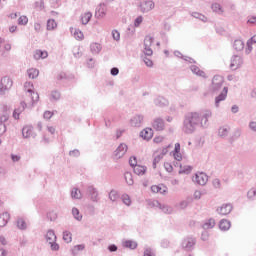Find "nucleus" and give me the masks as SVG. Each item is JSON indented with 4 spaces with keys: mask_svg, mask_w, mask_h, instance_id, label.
<instances>
[{
    "mask_svg": "<svg viewBox=\"0 0 256 256\" xmlns=\"http://www.w3.org/2000/svg\"><path fill=\"white\" fill-rule=\"evenodd\" d=\"M201 121H203V118H201L197 112H191L186 115L184 120L185 133H193V131H195V127H197Z\"/></svg>",
    "mask_w": 256,
    "mask_h": 256,
    "instance_id": "f257e3e1",
    "label": "nucleus"
},
{
    "mask_svg": "<svg viewBox=\"0 0 256 256\" xmlns=\"http://www.w3.org/2000/svg\"><path fill=\"white\" fill-rule=\"evenodd\" d=\"M24 89L28 93L26 103L28 105H35V103H37V101H39V94H37L33 91V84L31 82H26L24 84Z\"/></svg>",
    "mask_w": 256,
    "mask_h": 256,
    "instance_id": "f03ea898",
    "label": "nucleus"
},
{
    "mask_svg": "<svg viewBox=\"0 0 256 256\" xmlns=\"http://www.w3.org/2000/svg\"><path fill=\"white\" fill-rule=\"evenodd\" d=\"M138 2L142 13H148V11L155 9V3L153 0H138Z\"/></svg>",
    "mask_w": 256,
    "mask_h": 256,
    "instance_id": "7ed1b4c3",
    "label": "nucleus"
},
{
    "mask_svg": "<svg viewBox=\"0 0 256 256\" xmlns=\"http://www.w3.org/2000/svg\"><path fill=\"white\" fill-rule=\"evenodd\" d=\"M193 181L195 183H197L198 185H206L207 181H209V177L207 176V174L200 172V173L195 174Z\"/></svg>",
    "mask_w": 256,
    "mask_h": 256,
    "instance_id": "20e7f679",
    "label": "nucleus"
},
{
    "mask_svg": "<svg viewBox=\"0 0 256 256\" xmlns=\"http://www.w3.org/2000/svg\"><path fill=\"white\" fill-rule=\"evenodd\" d=\"M13 87V80L9 77H4L0 81V91H7V89H11Z\"/></svg>",
    "mask_w": 256,
    "mask_h": 256,
    "instance_id": "39448f33",
    "label": "nucleus"
},
{
    "mask_svg": "<svg viewBox=\"0 0 256 256\" xmlns=\"http://www.w3.org/2000/svg\"><path fill=\"white\" fill-rule=\"evenodd\" d=\"M241 65H243V59H241L240 56L232 57L231 63H230V69H232V71H237V69H239Z\"/></svg>",
    "mask_w": 256,
    "mask_h": 256,
    "instance_id": "423d86ee",
    "label": "nucleus"
},
{
    "mask_svg": "<svg viewBox=\"0 0 256 256\" xmlns=\"http://www.w3.org/2000/svg\"><path fill=\"white\" fill-rule=\"evenodd\" d=\"M107 15V6L105 4H100L95 12L96 19H103Z\"/></svg>",
    "mask_w": 256,
    "mask_h": 256,
    "instance_id": "0eeeda50",
    "label": "nucleus"
},
{
    "mask_svg": "<svg viewBox=\"0 0 256 256\" xmlns=\"http://www.w3.org/2000/svg\"><path fill=\"white\" fill-rule=\"evenodd\" d=\"M222 86H223V77L214 76L212 80V91H217L218 89H221Z\"/></svg>",
    "mask_w": 256,
    "mask_h": 256,
    "instance_id": "6e6552de",
    "label": "nucleus"
},
{
    "mask_svg": "<svg viewBox=\"0 0 256 256\" xmlns=\"http://www.w3.org/2000/svg\"><path fill=\"white\" fill-rule=\"evenodd\" d=\"M127 153V144H120L116 151L114 152V155L116 159H121L123 155Z\"/></svg>",
    "mask_w": 256,
    "mask_h": 256,
    "instance_id": "1a4fd4ad",
    "label": "nucleus"
},
{
    "mask_svg": "<svg viewBox=\"0 0 256 256\" xmlns=\"http://www.w3.org/2000/svg\"><path fill=\"white\" fill-rule=\"evenodd\" d=\"M220 215H229L231 211H233V205L231 204H223L220 208L217 209Z\"/></svg>",
    "mask_w": 256,
    "mask_h": 256,
    "instance_id": "9d476101",
    "label": "nucleus"
},
{
    "mask_svg": "<svg viewBox=\"0 0 256 256\" xmlns=\"http://www.w3.org/2000/svg\"><path fill=\"white\" fill-rule=\"evenodd\" d=\"M152 193H160V195H164L167 193V186L163 184L153 185L151 186Z\"/></svg>",
    "mask_w": 256,
    "mask_h": 256,
    "instance_id": "9b49d317",
    "label": "nucleus"
},
{
    "mask_svg": "<svg viewBox=\"0 0 256 256\" xmlns=\"http://www.w3.org/2000/svg\"><path fill=\"white\" fill-rule=\"evenodd\" d=\"M140 136L142 137V139H145L146 141L153 139V129L146 128L142 130Z\"/></svg>",
    "mask_w": 256,
    "mask_h": 256,
    "instance_id": "f8f14e48",
    "label": "nucleus"
},
{
    "mask_svg": "<svg viewBox=\"0 0 256 256\" xmlns=\"http://www.w3.org/2000/svg\"><path fill=\"white\" fill-rule=\"evenodd\" d=\"M27 105H29L27 102H22L20 107H18L14 110L13 118L19 119V116L21 115V113H23V111H25V107H27Z\"/></svg>",
    "mask_w": 256,
    "mask_h": 256,
    "instance_id": "ddd939ff",
    "label": "nucleus"
},
{
    "mask_svg": "<svg viewBox=\"0 0 256 256\" xmlns=\"http://www.w3.org/2000/svg\"><path fill=\"white\" fill-rule=\"evenodd\" d=\"M152 127L156 131H163L165 129V123L163 122L162 119L157 118V119L154 120V122L152 124Z\"/></svg>",
    "mask_w": 256,
    "mask_h": 256,
    "instance_id": "4468645a",
    "label": "nucleus"
},
{
    "mask_svg": "<svg viewBox=\"0 0 256 256\" xmlns=\"http://www.w3.org/2000/svg\"><path fill=\"white\" fill-rule=\"evenodd\" d=\"M11 216L7 212H0V227H5L9 223Z\"/></svg>",
    "mask_w": 256,
    "mask_h": 256,
    "instance_id": "2eb2a0df",
    "label": "nucleus"
},
{
    "mask_svg": "<svg viewBox=\"0 0 256 256\" xmlns=\"http://www.w3.org/2000/svg\"><path fill=\"white\" fill-rule=\"evenodd\" d=\"M33 57L34 59H36V61H39V59H47V57H49V54L47 53V51L36 50L33 53Z\"/></svg>",
    "mask_w": 256,
    "mask_h": 256,
    "instance_id": "dca6fc26",
    "label": "nucleus"
},
{
    "mask_svg": "<svg viewBox=\"0 0 256 256\" xmlns=\"http://www.w3.org/2000/svg\"><path fill=\"white\" fill-rule=\"evenodd\" d=\"M227 93H228V89L227 87H224L221 94L215 99L216 107H219L220 101H225V99H227Z\"/></svg>",
    "mask_w": 256,
    "mask_h": 256,
    "instance_id": "f3484780",
    "label": "nucleus"
},
{
    "mask_svg": "<svg viewBox=\"0 0 256 256\" xmlns=\"http://www.w3.org/2000/svg\"><path fill=\"white\" fill-rule=\"evenodd\" d=\"M191 171H193V167H191L190 165L180 164V170H179L180 175H183V174L189 175Z\"/></svg>",
    "mask_w": 256,
    "mask_h": 256,
    "instance_id": "a211bd4d",
    "label": "nucleus"
},
{
    "mask_svg": "<svg viewBox=\"0 0 256 256\" xmlns=\"http://www.w3.org/2000/svg\"><path fill=\"white\" fill-rule=\"evenodd\" d=\"M22 135L25 139H29V137L33 136V126H25L22 129Z\"/></svg>",
    "mask_w": 256,
    "mask_h": 256,
    "instance_id": "6ab92c4d",
    "label": "nucleus"
},
{
    "mask_svg": "<svg viewBox=\"0 0 256 256\" xmlns=\"http://www.w3.org/2000/svg\"><path fill=\"white\" fill-rule=\"evenodd\" d=\"M91 17L93 14L91 12H85L81 15V23L82 25H87L91 21Z\"/></svg>",
    "mask_w": 256,
    "mask_h": 256,
    "instance_id": "aec40b11",
    "label": "nucleus"
},
{
    "mask_svg": "<svg viewBox=\"0 0 256 256\" xmlns=\"http://www.w3.org/2000/svg\"><path fill=\"white\" fill-rule=\"evenodd\" d=\"M46 239L50 245H53L55 241H57V236L55 235V232L53 230H49L46 234Z\"/></svg>",
    "mask_w": 256,
    "mask_h": 256,
    "instance_id": "412c9836",
    "label": "nucleus"
},
{
    "mask_svg": "<svg viewBox=\"0 0 256 256\" xmlns=\"http://www.w3.org/2000/svg\"><path fill=\"white\" fill-rule=\"evenodd\" d=\"M134 173L136 175H145V172L147 171V168L145 166H141V165H138L136 164L134 167Z\"/></svg>",
    "mask_w": 256,
    "mask_h": 256,
    "instance_id": "4be33fe9",
    "label": "nucleus"
},
{
    "mask_svg": "<svg viewBox=\"0 0 256 256\" xmlns=\"http://www.w3.org/2000/svg\"><path fill=\"white\" fill-rule=\"evenodd\" d=\"M219 227L221 231H229L231 229V222L229 220H221Z\"/></svg>",
    "mask_w": 256,
    "mask_h": 256,
    "instance_id": "5701e85b",
    "label": "nucleus"
},
{
    "mask_svg": "<svg viewBox=\"0 0 256 256\" xmlns=\"http://www.w3.org/2000/svg\"><path fill=\"white\" fill-rule=\"evenodd\" d=\"M123 246L127 249H137V242L133 240H126L123 242Z\"/></svg>",
    "mask_w": 256,
    "mask_h": 256,
    "instance_id": "b1692460",
    "label": "nucleus"
},
{
    "mask_svg": "<svg viewBox=\"0 0 256 256\" xmlns=\"http://www.w3.org/2000/svg\"><path fill=\"white\" fill-rule=\"evenodd\" d=\"M233 47L236 51H243L245 49V43L242 40H235Z\"/></svg>",
    "mask_w": 256,
    "mask_h": 256,
    "instance_id": "393cba45",
    "label": "nucleus"
},
{
    "mask_svg": "<svg viewBox=\"0 0 256 256\" xmlns=\"http://www.w3.org/2000/svg\"><path fill=\"white\" fill-rule=\"evenodd\" d=\"M193 245H195V239H193V238H188L183 241V247L185 249H191V247H193Z\"/></svg>",
    "mask_w": 256,
    "mask_h": 256,
    "instance_id": "a878e982",
    "label": "nucleus"
},
{
    "mask_svg": "<svg viewBox=\"0 0 256 256\" xmlns=\"http://www.w3.org/2000/svg\"><path fill=\"white\" fill-rule=\"evenodd\" d=\"M191 71L194 72V74L198 75L199 77H207L205 72L203 70L199 69V67H197V66H192Z\"/></svg>",
    "mask_w": 256,
    "mask_h": 256,
    "instance_id": "bb28decb",
    "label": "nucleus"
},
{
    "mask_svg": "<svg viewBox=\"0 0 256 256\" xmlns=\"http://www.w3.org/2000/svg\"><path fill=\"white\" fill-rule=\"evenodd\" d=\"M28 77L29 79H36V77H39V70L35 68H30L28 70Z\"/></svg>",
    "mask_w": 256,
    "mask_h": 256,
    "instance_id": "cd10ccee",
    "label": "nucleus"
},
{
    "mask_svg": "<svg viewBox=\"0 0 256 256\" xmlns=\"http://www.w3.org/2000/svg\"><path fill=\"white\" fill-rule=\"evenodd\" d=\"M0 119L5 123L9 121V110L7 109V106L3 107L2 115L0 116Z\"/></svg>",
    "mask_w": 256,
    "mask_h": 256,
    "instance_id": "c85d7f7f",
    "label": "nucleus"
},
{
    "mask_svg": "<svg viewBox=\"0 0 256 256\" xmlns=\"http://www.w3.org/2000/svg\"><path fill=\"white\" fill-rule=\"evenodd\" d=\"M124 178H125V181L128 185H133V183H134L133 174H131V172H126L124 174Z\"/></svg>",
    "mask_w": 256,
    "mask_h": 256,
    "instance_id": "c756f323",
    "label": "nucleus"
},
{
    "mask_svg": "<svg viewBox=\"0 0 256 256\" xmlns=\"http://www.w3.org/2000/svg\"><path fill=\"white\" fill-rule=\"evenodd\" d=\"M48 31H53V29H57V22L54 19H50L47 22Z\"/></svg>",
    "mask_w": 256,
    "mask_h": 256,
    "instance_id": "7c9ffc66",
    "label": "nucleus"
},
{
    "mask_svg": "<svg viewBox=\"0 0 256 256\" xmlns=\"http://www.w3.org/2000/svg\"><path fill=\"white\" fill-rule=\"evenodd\" d=\"M73 35L77 39V41H83V39H85V35L83 34V32L81 30L75 29Z\"/></svg>",
    "mask_w": 256,
    "mask_h": 256,
    "instance_id": "2f4dec72",
    "label": "nucleus"
},
{
    "mask_svg": "<svg viewBox=\"0 0 256 256\" xmlns=\"http://www.w3.org/2000/svg\"><path fill=\"white\" fill-rule=\"evenodd\" d=\"M212 10L214 11V13H218V15H222L223 13V8L221 7V4L218 3H214L212 5Z\"/></svg>",
    "mask_w": 256,
    "mask_h": 256,
    "instance_id": "473e14b6",
    "label": "nucleus"
},
{
    "mask_svg": "<svg viewBox=\"0 0 256 256\" xmlns=\"http://www.w3.org/2000/svg\"><path fill=\"white\" fill-rule=\"evenodd\" d=\"M71 197L72 199H81L82 197L81 190L74 188L71 192Z\"/></svg>",
    "mask_w": 256,
    "mask_h": 256,
    "instance_id": "72a5a7b5",
    "label": "nucleus"
},
{
    "mask_svg": "<svg viewBox=\"0 0 256 256\" xmlns=\"http://www.w3.org/2000/svg\"><path fill=\"white\" fill-rule=\"evenodd\" d=\"M8 51H11V44L8 42H5L2 45V49H0V53L1 55H3L4 53H8Z\"/></svg>",
    "mask_w": 256,
    "mask_h": 256,
    "instance_id": "f704fd0d",
    "label": "nucleus"
},
{
    "mask_svg": "<svg viewBox=\"0 0 256 256\" xmlns=\"http://www.w3.org/2000/svg\"><path fill=\"white\" fill-rule=\"evenodd\" d=\"M17 227L18 229H27V222L23 218H18Z\"/></svg>",
    "mask_w": 256,
    "mask_h": 256,
    "instance_id": "c9c22d12",
    "label": "nucleus"
},
{
    "mask_svg": "<svg viewBox=\"0 0 256 256\" xmlns=\"http://www.w3.org/2000/svg\"><path fill=\"white\" fill-rule=\"evenodd\" d=\"M90 49H91L92 53H99V51H101V44L92 43L90 46Z\"/></svg>",
    "mask_w": 256,
    "mask_h": 256,
    "instance_id": "e433bc0d",
    "label": "nucleus"
},
{
    "mask_svg": "<svg viewBox=\"0 0 256 256\" xmlns=\"http://www.w3.org/2000/svg\"><path fill=\"white\" fill-rule=\"evenodd\" d=\"M142 122H143V118L141 116H136L132 120V125L134 127H139V125H141Z\"/></svg>",
    "mask_w": 256,
    "mask_h": 256,
    "instance_id": "4c0bfd02",
    "label": "nucleus"
},
{
    "mask_svg": "<svg viewBox=\"0 0 256 256\" xmlns=\"http://www.w3.org/2000/svg\"><path fill=\"white\" fill-rule=\"evenodd\" d=\"M218 135H219L220 137H227V135H229V129H228V128H225V127L219 128V130H218Z\"/></svg>",
    "mask_w": 256,
    "mask_h": 256,
    "instance_id": "58836bf2",
    "label": "nucleus"
},
{
    "mask_svg": "<svg viewBox=\"0 0 256 256\" xmlns=\"http://www.w3.org/2000/svg\"><path fill=\"white\" fill-rule=\"evenodd\" d=\"M63 239L66 243H71V241H73V236L71 235V232H64Z\"/></svg>",
    "mask_w": 256,
    "mask_h": 256,
    "instance_id": "ea45409f",
    "label": "nucleus"
},
{
    "mask_svg": "<svg viewBox=\"0 0 256 256\" xmlns=\"http://www.w3.org/2000/svg\"><path fill=\"white\" fill-rule=\"evenodd\" d=\"M153 45V37L146 36L144 39V47H151Z\"/></svg>",
    "mask_w": 256,
    "mask_h": 256,
    "instance_id": "a19ab883",
    "label": "nucleus"
},
{
    "mask_svg": "<svg viewBox=\"0 0 256 256\" xmlns=\"http://www.w3.org/2000/svg\"><path fill=\"white\" fill-rule=\"evenodd\" d=\"M204 229H213L215 227V220L209 219L205 224H204Z\"/></svg>",
    "mask_w": 256,
    "mask_h": 256,
    "instance_id": "79ce46f5",
    "label": "nucleus"
},
{
    "mask_svg": "<svg viewBox=\"0 0 256 256\" xmlns=\"http://www.w3.org/2000/svg\"><path fill=\"white\" fill-rule=\"evenodd\" d=\"M72 215H74V217H75V219H77V221H81V219H83V216L79 213V209H77V208L72 209Z\"/></svg>",
    "mask_w": 256,
    "mask_h": 256,
    "instance_id": "37998d69",
    "label": "nucleus"
},
{
    "mask_svg": "<svg viewBox=\"0 0 256 256\" xmlns=\"http://www.w3.org/2000/svg\"><path fill=\"white\" fill-rule=\"evenodd\" d=\"M109 199L111 201H117V199H119V193H117V191L115 190H112L110 193H109Z\"/></svg>",
    "mask_w": 256,
    "mask_h": 256,
    "instance_id": "c03bdc74",
    "label": "nucleus"
},
{
    "mask_svg": "<svg viewBox=\"0 0 256 256\" xmlns=\"http://www.w3.org/2000/svg\"><path fill=\"white\" fill-rule=\"evenodd\" d=\"M193 17H195L196 19H200V21H203L204 23H207V16H205L203 14H199L197 12H194Z\"/></svg>",
    "mask_w": 256,
    "mask_h": 256,
    "instance_id": "a18cd8bd",
    "label": "nucleus"
},
{
    "mask_svg": "<svg viewBox=\"0 0 256 256\" xmlns=\"http://www.w3.org/2000/svg\"><path fill=\"white\" fill-rule=\"evenodd\" d=\"M29 23V18L27 16H20L18 19V25H27Z\"/></svg>",
    "mask_w": 256,
    "mask_h": 256,
    "instance_id": "49530a36",
    "label": "nucleus"
},
{
    "mask_svg": "<svg viewBox=\"0 0 256 256\" xmlns=\"http://www.w3.org/2000/svg\"><path fill=\"white\" fill-rule=\"evenodd\" d=\"M122 201L124 205H127V206L131 205V197H129V195L127 194L122 195Z\"/></svg>",
    "mask_w": 256,
    "mask_h": 256,
    "instance_id": "de8ad7c7",
    "label": "nucleus"
},
{
    "mask_svg": "<svg viewBox=\"0 0 256 256\" xmlns=\"http://www.w3.org/2000/svg\"><path fill=\"white\" fill-rule=\"evenodd\" d=\"M83 249H85V245L79 244V245L74 246L72 251H73V253H79V251H83Z\"/></svg>",
    "mask_w": 256,
    "mask_h": 256,
    "instance_id": "09e8293b",
    "label": "nucleus"
},
{
    "mask_svg": "<svg viewBox=\"0 0 256 256\" xmlns=\"http://www.w3.org/2000/svg\"><path fill=\"white\" fill-rule=\"evenodd\" d=\"M57 81H63V79H67V73L60 72L56 75Z\"/></svg>",
    "mask_w": 256,
    "mask_h": 256,
    "instance_id": "8fccbe9b",
    "label": "nucleus"
},
{
    "mask_svg": "<svg viewBox=\"0 0 256 256\" xmlns=\"http://www.w3.org/2000/svg\"><path fill=\"white\" fill-rule=\"evenodd\" d=\"M248 199H253L256 197V188L250 189L247 193Z\"/></svg>",
    "mask_w": 256,
    "mask_h": 256,
    "instance_id": "3c124183",
    "label": "nucleus"
},
{
    "mask_svg": "<svg viewBox=\"0 0 256 256\" xmlns=\"http://www.w3.org/2000/svg\"><path fill=\"white\" fill-rule=\"evenodd\" d=\"M112 37L115 41H119L121 39V34L117 30L112 31Z\"/></svg>",
    "mask_w": 256,
    "mask_h": 256,
    "instance_id": "603ef678",
    "label": "nucleus"
},
{
    "mask_svg": "<svg viewBox=\"0 0 256 256\" xmlns=\"http://www.w3.org/2000/svg\"><path fill=\"white\" fill-rule=\"evenodd\" d=\"M144 53L151 57V55H153V49H151V46H144Z\"/></svg>",
    "mask_w": 256,
    "mask_h": 256,
    "instance_id": "864d4df0",
    "label": "nucleus"
},
{
    "mask_svg": "<svg viewBox=\"0 0 256 256\" xmlns=\"http://www.w3.org/2000/svg\"><path fill=\"white\" fill-rule=\"evenodd\" d=\"M164 168L166 169V171L168 173H172L173 172V165H171L170 162H165L164 163Z\"/></svg>",
    "mask_w": 256,
    "mask_h": 256,
    "instance_id": "5fc2aeb1",
    "label": "nucleus"
},
{
    "mask_svg": "<svg viewBox=\"0 0 256 256\" xmlns=\"http://www.w3.org/2000/svg\"><path fill=\"white\" fill-rule=\"evenodd\" d=\"M163 141H165V137L163 136H156L153 139V142L156 143L157 145H159V143H163Z\"/></svg>",
    "mask_w": 256,
    "mask_h": 256,
    "instance_id": "6e6d98bb",
    "label": "nucleus"
},
{
    "mask_svg": "<svg viewBox=\"0 0 256 256\" xmlns=\"http://www.w3.org/2000/svg\"><path fill=\"white\" fill-rule=\"evenodd\" d=\"M173 157L176 161H181L183 159L181 152H173Z\"/></svg>",
    "mask_w": 256,
    "mask_h": 256,
    "instance_id": "4d7b16f0",
    "label": "nucleus"
},
{
    "mask_svg": "<svg viewBox=\"0 0 256 256\" xmlns=\"http://www.w3.org/2000/svg\"><path fill=\"white\" fill-rule=\"evenodd\" d=\"M51 117H53V112L51 111H45L43 114V118L46 119L47 121H49V119H51Z\"/></svg>",
    "mask_w": 256,
    "mask_h": 256,
    "instance_id": "13d9d810",
    "label": "nucleus"
},
{
    "mask_svg": "<svg viewBox=\"0 0 256 256\" xmlns=\"http://www.w3.org/2000/svg\"><path fill=\"white\" fill-rule=\"evenodd\" d=\"M256 43V35L252 36L250 40H248L247 42V46L249 47V49L251 50V45Z\"/></svg>",
    "mask_w": 256,
    "mask_h": 256,
    "instance_id": "bf43d9fd",
    "label": "nucleus"
},
{
    "mask_svg": "<svg viewBox=\"0 0 256 256\" xmlns=\"http://www.w3.org/2000/svg\"><path fill=\"white\" fill-rule=\"evenodd\" d=\"M6 131H7V126L3 122H0V135H4Z\"/></svg>",
    "mask_w": 256,
    "mask_h": 256,
    "instance_id": "052dcab7",
    "label": "nucleus"
},
{
    "mask_svg": "<svg viewBox=\"0 0 256 256\" xmlns=\"http://www.w3.org/2000/svg\"><path fill=\"white\" fill-rule=\"evenodd\" d=\"M212 184L214 185V187H216V189H219V187H221V180L216 178L212 181Z\"/></svg>",
    "mask_w": 256,
    "mask_h": 256,
    "instance_id": "680f3d73",
    "label": "nucleus"
},
{
    "mask_svg": "<svg viewBox=\"0 0 256 256\" xmlns=\"http://www.w3.org/2000/svg\"><path fill=\"white\" fill-rule=\"evenodd\" d=\"M143 23V17L142 16H139L135 19V22H134V25L135 27H139V25Z\"/></svg>",
    "mask_w": 256,
    "mask_h": 256,
    "instance_id": "e2e57ef3",
    "label": "nucleus"
},
{
    "mask_svg": "<svg viewBox=\"0 0 256 256\" xmlns=\"http://www.w3.org/2000/svg\"><path fill=\"white\" fill-rule=\"evenodd\" d=\"M247 23H248L249 25H256V16H251V17L248 19Z\"/></svg>",
    "mask_w": 256,
    "mask_h": 256,
    "instance_id": "0e129e2a",
    "label": "nucleus"
},
{
    "mask_svg": "<svg viewBox=\"0 0 256 256\" xmlns=\"http://www.w3.org/2000/svg\"><path fill=\"white\" fill-rule=\"evenodd\" d=\"M129 163H130L131 167H135V165H137V158L130 157Z\"/></svg>",
    "mask_w": 256,
    "mask_h": 256,
    "instance_id": "69168bd1",
    "label": "nucleus"
},
{
    "mask_svg": "<svg viewBox=\"0 0 256 256\" xmlns=\"http://www.w3.org/2000/svg\"><path fill=\"white\" fill-rule=\"evenodd\" d=\"M99 196V194L97 193V191H95L94 189H92V195H91V199L93 201H97V197Z\"/></svg>",
    "mask_w": 256,
    "mask_h": 256,
    "instance_id": "338daca9",
    "label": "nucleus"
},
{
    "mask_svg": "<svg viewBox=\"0 0 256 256\" xmlns=\"http://www.w3.org/2000/svg\"><path fill=\"white\" fill-rule=\"evenodd\" d=\"M144 256H155V255L151 252V250H145Z\"/></svg>",
    "mask_w": 256,
    "mask_h": 256,
    "instance_id": "774afa93",
    "label": "nucleus"
}]
</instances>
